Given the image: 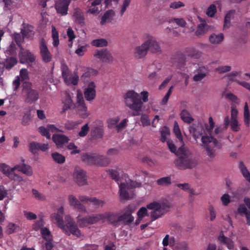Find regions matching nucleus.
<instances>
[{"instance_id": "c03bdc74", "label": "nucleus", "mask_w": 250, "mask_h": 250, "mask_svg": "<svg viewBox=\"0 0 250 250\" xmlns=\"http://www.w3.org/2000/svg\"><path fill=\"white\" fill-rule=\"evenodd\" d=\"M156 183L159 186L167 187L171 184V179L169 176L164 177L158 179Z\"/></svg>"}, {"instance_id": "4d7b16f0", "label": "nucleus", "mask_w": 250, "mask_h": 250, "mask_svg": "<svg viewBox=\"0 0 250 250\" xmlns=\"http://www.w3.org/2000/svg\"><path fill=\"white\" fill-rule=\"evenodd\" d=\"M120 119V118L118 116L114 117L109 119L107 121L108 127H116V125H117V124L119 121Z\"/></svg>"}, {"instance_id": "bb28decb", "label": "nucleus", "mask_w": 250, "mask_h": 250, "mask_svg": "<svg viewBox=\"0 0 250 250\" xmlns=\"http://www.w3.org/2000/svg\"><path fill=\"white\" fill-rule=\"evenodd\" d=\"M224 39L223 33H213L208 38L209 42L213 45H218L221 43Z\"/></svg>"}, {"instance_id": "338daca9", "label": "nucleus", "mask_w": 250, "mask_h": 250, "mask_svg": "<svg viewBox=\"0 0 250 250\" xmlns=\"http://www.w3.org/2000/svg\"><path fill=\"white\" fill-rule=\"evenodd\" d=\"M101 11V9L98 6H94L90 5H88V9L87 12L91 14L97 15Z\"/></svg>"}, {"instance_id": "a18cd8bd", "label": "nucleus", "mask_w": 250, "mask_h": 250, "mask_svg": "<svg viewBox=\"0 0 250 250\" xmlns=\"http://www.w3.org/2000/svg\"><path fill=\"white\" fill-rule=\"evenodd\" d=\"M52 37L53 46L55 47L57 46L59 44V34L55 27L53 25L52 26Z\"/></svg>"}, {"instance_id": "1a4fd4ad", "label": "nucleus", "mask_w": 250, "mask_h": 250, "mask_svg": "<svg viewBox=\"0 0 250 250\" xmlns=\"http://www.w3.org/2000/svg\"><path fill=\"white\" fill-rule=\"evenodd\" d=\"M22 94L27 103H32L38 98L37 92L32 89L31 84L28 82H25L23 84Z\"/></svg>"}, {"instance_id": "f257e3e1", "label": "nucleus", "mask_w": 250, "mask_h": 250, "mask_svg": "<svg viewBox=\"0 0 250 250\" xmlns=\"http://www.w3.org/2000/svg\"><path fill=\"white\" fill-rule=\"evenodd\" d=\"M208 123L209 125L206 127V129L209 136L204 135L202 136V146L205 149L206 154L208 159L213 160L216 156L214 147L217 146L219 144L218 141L213 137V135L221 133L225 129L224 126L222 127L221 126L217 125L214 131H213L214 123L212 117L209 118Z\"/></svg>"}, {"instance_id": "4c0bfd02", "label": "nucleus", "mask_w": 250, "mask_h": 250, "mask_svg": "<svg viewBox=\"0 0 250 250\" xmlns=\"http://www.w3.org/2000/svg\"><path fill=\"white\" fill-rule=\"evenodd\" d=\"M21 32L25 37L31 38L34 34V28L31 25H27L21 30Z\"/></svg>"}, {"instance_id": "f3484780", "label": "nucleus", "mask_w": 250, "mask_h": 250, "mask_svg": "<svg viewBox=\"0 0 250 250\" xmlns=\"http://www.w3.org/2000/svg\"><path fill=\"white\" fill-rule=\"evenodd\" d=\"M74 181L79 186L87 184V178L84 171L80 167H76L73 172Z\"/></svg>"}, {"instance_id": "4be33fe9", "label": "nucleus", "mask_w": 250, "mask_h": 250, "mask_svg": "<svg viewBox=\"0 0 250 250\" xmlns=\"http://www.w3.org/2000/svg\"><path fill=\"white\" fill-rule=\"evenodd\" d=\"M148 51V46L144 41L140 45L134 48V56L138 59L142 58L146 55Z\"/></svg>"}, {"instance_id": "58836bf2", "label": "nucleus", "mask_w": 250, "mask_h": 250, "mask_svg": "<svg viewBox=\"0 0 250 250\" xmlns=\"http://www.w3.org/2000/svg\"><path fill=\"white\" fill-rule=\"evenodd\" d=\"M91 134L94 139H101L104 134V129L102 127L95 126L92 130Z\"/></svg>"}, {"instance_id": "f03ea898", "label": "nucleus", "mask_w": 250, "mask_h": 250, "mask_svg": "<svg viewBox=\"0 0 250 250\" xmlns=\"http://www.w3.org/2000/svg\"><path fill=\"white\" fill-rule=\"evenodd\" d=\"M63 208H60L57 213H54L51 215L52 221L65 234L68 235L72 234L78 237H80L82 235V233L70 215H65L64 221H63Z\"/></svg>"}, {"instance_id": "a878e982", "label": "nucleus", "mask_w": 250, "mask_h": 250, "mask_svg": "<svg viewBox=\"0 0 250 250\" xmlns=\"http://www.w3.org/2000/svg\"><path fill=\"white\" fill-rule=\"evenodd\" d=\"M62 104H63L62 113H64L67 110L72 107H74L75 104H73L71 97L70 94L65 93V97L62 100Z\"/></svg>"}, {"instance_id": "9d476101", "label": "nucleus", "mask_w": 250, "mask_h": 250, "mask_svg": "<svg viewBox=\"0 0 250 250\" xmlns=\"http://www.w3.org/2000/svg\"><path fill=\"white\" fill-rule=\"evenodd\" d=\"M145 42L148 46V50L155 54L162 53L161 47L156 39L153 36L146 34L144 36Z\"/></svg>"}, {"instance_id": "20e7f679", "label": "nucleus", "mask_w": 250, "mask_h": 250, "mask_svg": "<svg viewBox=\"0 0 250 250\" xmlns=\"http://www.w3.org/2000/svg\"><path fill=\"white\" fill-rule=\"evenodd\" d=\"M171 204L169 202H153L147 205V209L152 210L150 213L152 220H155L161 217L164 214L168 211L171 207Z\"/></svg>"}, {"instance_id": "2eb2a0df", "label": "nucleus", "mask_w": 250, "mask_h": 250, "mask_svg": "<svg viewBox=\"0 0 250 250\" xmlns=\"http://www.w3.org/2000/svg\"><path fill=\"white\" fill-rule=\"evenodd\" d=\"M235 235V233L231 232V235L228 237L225 235L223 231H221L217 237V240L221 244L226 245L228 249L232 250L234 248V243L232 239Z\"/></svg>"}, {"instance_id": "412c9836", "label": "nucleus", "mask_w": 250, "mask_h": 250, "mask_svg": "<svg viewBox=\"0 0 250 250\" xmlns=\"http://www.w3.org/2000/svg\"><path fill=\"white\" fill-rule=\"evenodd\" d=\"M68 201L69 204L74 208L77 209L80 211L86 213L87 210L85 207L81 203L80 201L73 195H70L68 196Z\"/></svg>"}, {"instance_id": "680f3d73", "label": "nucleus", "mask_w": 250, "mask_h": 250, "mask_svg": "<svg viewBox=\"0 0 250 250\" xmlns=\"http://www.w3.org/2000/svg\"><path fill=\"white\" fill-rule=\"evenodd\" d=\"M131 0H123L122 4L121 6V9L120 11V14L121 16H123L127 8L129 5Z\"/></svg>"}, {"instance_id": "f8f14e48", "label": "nucleus", "mask_w": 250, "mask_h": 250, "mask_svg": "<svg viewBox=\"0 0 250 250\" xmlns=\"http://www.w3.org/2000/svg\"><path fill=\"white\" fill-rule=\"evenodd\" d=\"M175 164L181 169L191 168L198 165V161L191 155L185 159H178Z\"/></svg>"}, {"instance_id": "c85d7f7f", "label": "nucleus", "mask_w": 250, "mask_h": 250, "mask_svg": "<svg viewBox=\"0 0 250 250\" xmlns=\"http://www.w3.org/2000/svg\"><path fill=\"white\" fill-rule=\"evenodd\" d=\"M115 15V12L113 10L106 11L101 18V24L104 25L106 22H111Z\"/></svg>"}, {"instance_id": "864d4df0", "label": "nucleus", "mask_w": 250, "mask_h": 250, "mask_svg": "<svg viewBox=\"0 0 250 250\" xmlns=\"http://www.w3.org/2000/svg\"><path fill=\"white\" fill-rule=\"evenodd\" d=\"M31 120V114L30 111H28L26 112L23 117L21 121V124L23 125H27L29 124L30 121Z\"/></svg>"}, {"instance_id": "b1692460", "label": "nucleus", "mask_w": 250, "mask_h": 250, "mask_svg": "<svg viewBox=\"0 0 250 250\" xmlns=\"http://www.w3.org/2000/svg\"><path fill=\"white\" fill-rule=\"evenodd\" d=\"M38 130L42 135L45 136L47 139H50L51 138L49 131L56 132L58 130L53 125H48L47 127L42 126H40L38 128Z\"/></svg>"}, {"instance_id": "de8ad7c7", "label": "nucleus", "mask_w": 250, "mask_h": 250, "mask_svg": "<svg viewBox=\"0 0 250 250\" xmlns=\"http://www.w3.org/2000/svg\"><path fill=\"white\" fill-rule=\"evenodd\" d=\"M51 156L53 161L57 163L62 164L65 162V157L58 152L53 153Z\"/></svg>"}, {"instance_id": "774afa93", "label": "nucleus", "mask_w": 250, "mask_h": 250, "mask_svg": "<svg viewBox=\"0 0 250 250\" xmlns=\"http://www.w3.org/2000/svg\"><path fill=\"white\" fill-rule=\"evenodd\" d=\"M44 223L42 219H40L39 220L36 221L33 225V228L35 230H38L42 229L44 227Z\"/></svg>"}, {"instance_id": "cd10ccee", "label": "nucleus", "mask_w": 250, "mask_h": 250, "mask_svg": "<svg viewBox=\"0 0 250 250\" xmlns=\"http://www.w3.org/2000/svg\"><path fill=\"white\" fill-rule=\"evenodd\" d=\"M16 170L22 172L28 176H31L33 174V170L31 167L24 163L21 165H16Z\"/></svg>"}, {"instance_id": "393cba45", "label": "nucleus", "mask_w": 250, "mask_h": 250, "mask_svg": "<svg viewBox=\"0 0 250 250\" xmlns=\"http://www.w3.org/2000/svg\"><path fill=\"white\" fill-rule=\"evenodd\" d=\"M52 140L58 147H62L64 144L70 140L67 137L62 134L53 135Z\"/></svg>"}, {"instance_id": "f704fd0d", "label": "nucleus", "mask_w": 250, "mask_h": 250, "mask_svg": "<svg viewBox=\"0 0 250 250\" xmlns=\"http://www.w3.org/2000/svg\"><path fill=\"white\" fill-rule=\"evenodd\" d=\"M77 222L78 225L81 228L86 227L89 225H91L88 215L84 217H81L79 216H78L77 218Z\"/></svg>"}, {"instance_id": "69168bd1", "label": "nucleus", "mask_w": 250, "mask_h": 250, "mask_svg": "<svg viewBox=\"0 0 250 250\" xmlns=\"http://www.w3.org/2000/svg\"><path fill=\"white\" fill-rule=\"evenodd\" d=\"M90 203L97 208L102 207L104 204V200L98 199L95 197H92Z\"/></svg>"}, {"instance_id": "aec40b11", "label": "nucleus", "mask_w": 250, "mask_h": 250, "mask_svg": "<svg viewBox=\"0 0 250 250\" xmlns=\"http://www.w3.org/2000/svg\"><path fill=\"white\" fill-rule=\"evenodd\" d=\"M21 51L19 53L20 62L21 63H25L27 62H33L36 59L35 56L29 50H24L23 48L20 45Z\"/></svg>"}, {"instance_id": "ea45409f", "label": "nucleus", "mask_w": 250, "mask_h": 250, "mask_svg": "<svg viewBox=\"0 0 250 250\" xmlns=\"http://www.w3.org/2000/svg\"><path fill=\"white\" fill-rule=\"evenodd\" d=\"M110 162V160L108 157L98 155V159L97 160V166L100 167H105L107 166Z\"/></svg>"}, {"instance_id": "3c124183", "label": "nucleus", "mask_w": 250, "mask_h": 250, "mask_svg": "<svg viewBox=\"0 0 250 250\" xmlns=\"http://www.w3.org/2000/svg\"><path fill=\"white\" fill-rule=\"evenodd\" d=\"M173 131L177 138L181 141L182 143H183L182 135L179 125L177 122H174Z\"/></svg>"}, {"instance_id": "5701e85b", "label": "nucleus", "mask_w": 250, "mask_h": 250, "mask_svg": "<svg viewBox=\"0 0 250 250\" xmlns=\"http://www.w3.org/2000/svg\"><path fill=\"white\" fill-rule=\"evenodd\" d=\"M98 155L99 154L97 153H86L82 155V160L88 165H97Z\"/></svg>"}, {"instance_id": "c756f323", "label": "nucleus", "mask_w": 250, "mask_h": 250, "mask_svg": "<svg viewBox=\"0 0 250 250\" xmlns=\"http://www.w3.org/2000/svg\"><path fill=\"white\" fill-rule=\"evenodd\" d=\"M176 155L179 156V159H185L192 155V154L183 144L182 146L177 150Z\"/></svg>"}, {"instance_id": "13d9d810", "label": "nucleus", "mask_w": 250, "mask_h": 250, "mask_svg": "<svg viewBox=\"0 0 250 250\" xmlns=\"http://www.w3.org/2000/svg\"><path fill=\"white\" fill-rule=\"evenodd\" d=\"M89 131V127L88 124H85L82 126L80 131H79L78 135L81 137H85Z\"/></svg>"}, {"instance_id": "a19ab883", "label": "nucleus", "mask_w": 250, "mask_h": 250, "mask_svg": "<svg viewBox=\"0 0 250 250\" xmlns=\"http://www.w3.org/2000/svg\"><path fill=\"white\" fill-rule=\"evenodd\" d=\"M20 230L21 228L19 226L12 223H9L6 227V232L8 234L17 232Z\"/></svg>"}, {"instance_id": "e433bc0d", "label": "nucleus", "mask_w": 250, "mask_h": 250, "mask_svg": "<svg viewBox=\"0 0 250 250\" xmlns=\"http://www.w3.org/2000/svg\"><path fill=\"white\" fill-rule=\"evenodd\" d=\"M160 140L162 142H167V140H170L168 138L170 135V130L168 127L166 126H164L162 127L160 131Z\"/></svg>"}, {"instance_id": "6e6d98bb", "label": "nucleus", "mask_w": 250, "mask_h": 250, "mask_svg": "<svg viewBox=\"0 0 250 250\" xmlns=\"http://www.w3.org/2000/svg\"><path fill=\"white\" fill-rule=\"evenodd\" d=\"M17 62L16 59L10 57L7 58L6 60L5 66L7 69H10L14 65H15Z\"/></svg>"}, {"instance_id": "473e14b6", "label": "nucleus", "mask_w": 250, "mask_h": 250, "mask_svg": "<svg viewBox=\"0 0 250 250\" xmlns=\"http://www.w3.org/2000/svg\"><path fill=\"white\" fill-rule=\"evenodd\" d=\"M103 215H105L104 217V222L107 220L110 223L114 224V225H116L118 223V217L115 214H111L109 212H104L103 213Z\"/></svg>"}, {"instance_id": "c9c22d12", "label": "nucleus", "mask_w": 250, "mask_h": 250, "mask_svg": "<svg viewBox=\"0 0 250 250\" xmlns=\"http://www.w3.org/2000/svg\"><path fill=\"white\" fill-rule=\"evenodd\" d=\"M239 167L243 177L250 183V172L243 162H240Z\"/></svg>"}, {"instance_id": "72a5a7b5", "label": "nucleus", "mask_w": 250, "mask_h": 250, "mask_svg": "<svg viewBox=\"0 0 250 250\" xmlns=\"http://www.w3.org/2000/svg\"><path fill=\"white\" fill-rule=\"evenodd\" d=\"M16 166L13 167H10L5 163L0 164V170L8 177L13 171L16 170Z\"/></svg>"}, {"instance_id": "e2e57ef3", "label": "nucleus", "mask_w": 250, "mask_h": 250, "mask_svg": "<svg viewBox=\"0 0 250 250\" xmlns=\"http://www.w3.org/2000/svg\"><path fill=\"white\" fill-rule=\"evenodd\" d=\"M216 5L215 3H213L208 7L206 14L208 16L212 17L216 13Z\"/></svg>"}, {"instance_id": "a211bd4d", "label": "nucleus", "mask_w": 250, "mask_h": 250, "mask_svg": "<svg viewBox=\"0 0 250 250\" xmlns=\"http://www.w3.org/2000/svg\"><path fill=\"white\" fill-rule=\"evenodd\" d=\"M133 211L130 206H128L125 209V212L118 217V221L124 225H129L134 220V217L131 215L130 212Z\"/></svg>"}, {"instance_id": "dca6fc26", "label": "nucleus", "mask_w": 250, "mask_h": 250, "mask_svg": "<svg viewBox=\"0 0 250 250\" xmlns=\"http://www.w3.org/2000/svg\"><path fill=\"white\" fill-rule=\"evenodd\" d=\"M40 54L43 62L48 63L51 61L52 55L49 51L44 40L42 39L39 45Z\"/></svg>"}, {"instance_id": "49530a36", "label": "nucleus", "mask_w": 250, "mask_h": 250, "mask_svg": "<svg viewBox=\"0 0 250 250\" xmlns=\"http://www.w3.org/2000/svg\"><path fill=\"white\" fill-rule=\"evenodd\" d=\"M181 118L184 122L187 123H190L193 120L189 112L186 110L182 111Z\"/></svg>"}, {"instance_id": "79ce46f5", "label": "nucleus", "mask_w": 250, "mask_h": 250, "mask_svg": "<svg viewBox=\"0 0 250 250\" xmlns=\"http://www.w3.org/2000/svg\"><path fill=\"white\" fill-rule=\"evenodd\" d=\"M244 123L247 126H249L250 122V113L248 104L246 103L244 106Z\"/></svg>"}, {"instance_id": "ddd939ff", "label": "nucleus", "mask_w": 250, "mask_h": 250, "mask_svg": "<svg viewBox=\"0 0 250 250\" xmlns=\"http://www.w3.org/2000/svg\"><path fill=\"white\" fill-rule=\"evenodd\" d=\"M84 95L87 101L94 100L96 97V84L93 81L84 83Z\"/></svg>"}, {"instance_id": "8fccbe9b", "label": "nucleus", "mask_w": 250, "mask_h": 250, "mask_svg": "<svg viewBox=\"0 0 250 250\" xmlns=\"http://www.w3.org/2000/svg\"><path fill=\"white\" fill-rule=\"evenodd\" d=\"M91 44L96 47H102L106 46L107 45V42L104 39H99L93 40Z\"/></svg>"}, {"instance_id": "7c9ffc66", "label": "nucleus", "mask_w": 250, "mask_h": 250, "mask_svg": "<svg viewBox=\"0 0 250 250\" xmlns=\"http://www.w3.org/2000/svg\"><path fill=\"white\" fill-rule=\"evenodd\" d=\"M97 73V71L95 69L92 68H86L81 76V80L84 83L89 82L88 79L91 76L96 75Z\"/></svg>"}, {"instance_id": "9b49d317", "label": "nucleus", "mask_w": 250, "mask_h": 250, "mask_svg": "<svg viewBox=\"0 0 250 250\" xmlns=\"http://www.w3.org/2000/svg\"><path fill=\"white\" fill-rule=\"evenodd\" d=\"M93 56L95 59H99L103 62L111 63L114 61L111 53L107 49L96 50Z\"/></svg>"}, {"instance_id": "423d86ee", "label": "nucleus", "mask_w": 250, "mask_h": 250, "mask_svg": "<svg viewBox=\"0 0 250 250\" xmlns=\"http://www.w3.org/2000/svg\"><path fill=\"white\" fill-rule=\"evenodd\" d=\"M238 110L234 106H231V118L227 116L224 120V129H227L230 125L231 129L234 131H237L239 129V125L237 120Z\"/></svg>"}, {"instance_id": "6e6552de", "label": "nucleus", "mask_w": 250, "mask_h": 250, "mask_svg": "<svg viewBox=\"0 0 250 250\" xmlns=\"http://www.w3.org/2000/svg\"><path fill=\"white\" fill-rule=\"evenodd\" d=\"M74 108H76L78 114L83 118H86L89 115L83 94L80 92L77 93V101Z\"/></svg>"}, {"instance_id": "0e129e2a", "label": "nucleus", "mask_w": 250, "mask_h": 250, "mask_svg": "<svg viewBox=\"0 0 250 250\" xmlns=\"http://www.w3.org/2000/svg\"><path fill=\"white\" fill-rule=\"evenodd\" d=\"M109 173L111 178L117 182L120 181V173L116 169H111L109 170Z\"/></svg>"}, {"instance_id": "5fc2aeb1", "label": "nucleus", "mask_w": 250, "mask_h": 250, "mask_svg": "<svg viewBox=\"0 0 250 250\" xmlns=\"http://www.w3.org/2000/svg\"><path fill=\"white\" fill-rule=\"evenodd\" d=\"M32 194L34 198L39 201H44L46 199L45 196L42 193L39 192L37 190L33 189L32 190Z\"/></svg>"}, {"instance_id": "39448f33", "label": "nucleus", "mask_w": 250, "mask_h": 250, "mask_svg": "<svg viewBox=\"0 0 250 250\" xmlns=\"http://www.w3.org/2000/svg\"><path fill=\"white\" fill-rule=\"evenodd\" d=\"M141 186V183L131 180L129 179H125V181L121 182L119 185L120 197L122 200H127L131 197H130L128 189L138 188Z\"/></svg>"}, {"instance_id": "4468645a", "label": "nucleus", "mask_w": 250, "mask_h": 250, "mask_svg": "<svg viewBox=\"0 0 250 250\" xmlns=\"http://www.w3.org/2000/svg\"><path fill=\"white\" fill-rule=\"evenodd\" d=\"M208 72L209 71L207 66L198 65V67L196 66L192 80L196 83L201 82L208 76Z\"/></svg>"}, {"instance_id": "7ed1b4c3", "label": "nucleus", "mask_w": 250, "mask_h": 250, "mask_svg": "<svg viewBox=\"0 0 250 250\" xmlns=\"http://www.w3.org/2000/svg\"><path fill=\"white\" fill-rule=\"evenodd\" d=\"M148 92L143 91L140 94L134 90L127 91L124 96V102L132 111L133 116H138L142 111L143 103L148 101Z\"/></svg>"}, {"instance_id": "37998d69", "label": "nucleus", "mask_w": 250, "mask_h": 250, "mask_svg": "<svg viewBox=\"0 0 250 250\" xmlns=\"http://www.w3.org/2000/svg\"><path fill=\"white\" fill-rule=\"evenodd\" d=\"M53 246L52 238L51 240H43L41 243V248L42 250H51Z\"/></svg>"}, {"instance_id": "2f4dec72", "label": "nucleus", "mask_w": 250, "mask_h": 250, "mask_svg": "<svg viewBox=\"0 0 250 250\" xmlns=\"http://www.w3.org/2000/svg\"><path fill=\"white\" fill-rule=\"evenodd\" d=\"M88 216L91 225L96 224L100 221L104 222L105 215H103V213L93 214Z\"/></svg>"}, {"instance_id": "09e8293b", "label": "nucleus", "mask_w": 250, "mask_h": 250, "mask_svg": "<svg viewBox=\"0 0 250 250\" xmlns=\"http://www.w3.org/2000/svg\"><path fill=\"white\" fill-rule=\"evenodd\" d=\"M223 96L229 100L238 104L240 102L239 99L231 92H224Z\"/></svg>"}, {"instance_id": "052dcab7", "label": "nucleus", "mask_w": 250, "mask_h": 250, "mask_svg": "<svg viewBox=\"0 0 250 250\" xmlns=\"http://www.w3.org/2000/svg\"><path fill=\"white\" fill-rule=\"evenodd\" d=\"M188 55L189 57L198 58L201 56V53L194 48L189 49Z\"/></svg>"}, {"instance_id": "bf43d9fd", "label": "nucleus", "mask_w": 250, "mask_h": 250, "mask_svg": "<svg viewBox=\"0 0 250 250\" xmlns=\"http://www.w3.org/2000/svg\"><path fill=\"white\" fill-rule=\"evenodd\" d=\"M231 69V67L229 65H222L217 67L215 71L219 74H223L229 72Z\"/></svg>"}, {"instance_id": "603ef678", "label": "nucleus", "mask_w": 250, "mask_h": 250, "mask_svg": "<svg viewBox=\"0 0 250 250\" xmlns=\"http://www.w3.org/2000/svg\"><path fill=\"white\" fill-rule=\"evenodd\" d=\"M41 233L43 240H51L52 238L50 231L46 227L42 229Z\"/></svg>"}, {"instance_id": "0eeeda50", "label": "nucleus", "mask_w": 250, "mask_h": 250, "mask_svg": "<svg viewBox=\"0 0 250 250\" xmlns=\"http://www.w3.org/2000/svg\"><path fill=\"white\" fill-rule=\"evenodd\" d=\"M61 71L62 77L66 84L75 85L78 84L79 80L78 75L76 73H70L66 65L62 64Z\"/></svg>"}, {"instance_id": "6ab92c4d", "label": "nucleus", "mask_w": 250, "mask_h": 250, "mask_svg": "<svg viewBox=\"0 0 250 250\" xmlns=\"http://www.w3.org/2000/svg\"><path fill=\"white\" fill-rule=\"evenodd\" d=\"M71 0H59L55 4V9L58 13L64 16L67 14L68 7Z\"/></svg>"}]
</instances>
